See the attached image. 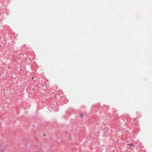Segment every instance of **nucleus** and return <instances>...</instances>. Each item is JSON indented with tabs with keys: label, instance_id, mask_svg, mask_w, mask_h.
I'll list each match as a JSON object with an SVG mask.
<instances>
[{
	"label": "nucleus",
	"instance_id": "obj_1",
	"mask_svg": "<svg viewBox=\"0 0 152 152\" xmlns=\"http://www.w3.org/2000/svg\"><path fill=\"white\" fill-rule=\"evenodd\" d=\"M130 145H132V146H134V144H133V143H131Z\"/></svg>",
	"mask_w": 152,
	"mask_h": 152
},
{
	"label": "nucleus",
	"instance_id": "obj_3",
	"mask_svg": "<svg viewBox=\"0 0 152 152\" xmlns=\"http://www.w3.org/2000/svg\"><path fill=\"white\" fill-rule=\"evenodd\" d=\"M1 47V45H0V47Z\"/></svg>",
	"mask_w": 152,
	"mask_h": 152
},
{
	"label": "nucleus",
	"instance_id": "obj_2",
	"mask_svg": "<svg viewBox=\"0 0 152 152\" xmlns=\"http://www.w3.org/2000/svg\"><path fill=\"white\" fill-rule=\"evenodd\" d=\"M33 152H41L40 151H34Z\"/></svg>",
	"mask_w": 152,
	"mask_h": 152
}]
</instances>
